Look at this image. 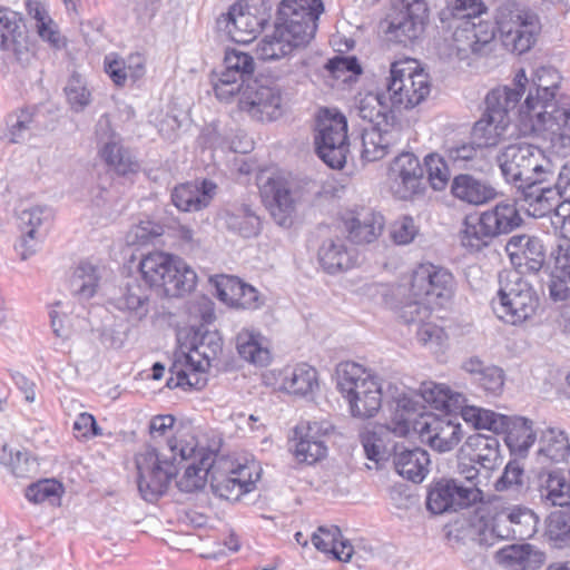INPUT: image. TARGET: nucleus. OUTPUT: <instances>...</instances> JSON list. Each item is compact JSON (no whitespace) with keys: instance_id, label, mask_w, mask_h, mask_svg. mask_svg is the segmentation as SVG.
I'll list each match as a JSON object with an SVG mask.
<instances>
[{"instance_id":"f257e3e1","label":"nucleus","mask_w":570,"mask_h":570,"mask_svg":"<svg viewBox=\"0 0 570 570\" xmlns=\"http://www.w3.org/2000/svg\"><path fill=\"white\" fill-rule=\"evenodd\" d=\"M168 448L173 454V461L163 459L151 446L136 454L137 488L141 498L148 502H154L161 497L177 475L178 468L174 463L177 456L180 458L178 464L191 461L184 468L185 471L177 481V487L183 492L189 493L203 489L208 478L210 480L215 472L217 453L200 448L193 433H177L168 441Z\"/></svg>"},{"instance_id":"f03ea898","label":"nucleus","mask_w":570,"mask_h":570,"mask_svg":"<svg viewBox=\"0 0 570 570\" xmlns=\"http://www.w3.org/2000/svg\"><path fill=\"white\" fill-rule=\"evenodd\" d=\"M497 163L504 179L518 188H532L554 175V166L543 150L525 142L504 147Z\"/></svg>"},{"instance_id":"7ed1b4c3","label":"nucleus","mask_w":570,"mask_h":570,"mask_svg":"<svg viewBox=\"0 0 570 570\" xmlns=\"http://www.w3.org/2000/svg\"><path fill=\"white\" fill-rule=\"evenodd\" d=\"M337 389L347 401L353 416L373 417L382 405L379 379L355 362H342L336 367Z\"/></svg>"},{"instance_id":"20e7f679","label":"nucleus","mask_w":570,"mask_h":570,"mask_svg":"<svg viewBox=\"0 0 570 570\" xmlns=\"http://www.w3.org/2000/svg\"><path fill=\"white\" fill-rule=\"evenodd\" d=\"M495 23L503 46L522 55L531 50L542 30L540 16L515 1H503L497 9Z\"/></svg>"},{"instance_id":"39448f33","label":"nucleus","mask_w":570,"mask_h":570,"mask_svg":"<svg viewBox=\"0 0 570 570\" xmlns=\"http://www.w3.org/2000/svg\"><path fill=\"white\" fill-rule=\"evenodd\" d=\"M139 269L148 287H161L168 296L191 292L197 283L196 272L180 257L154 252L139 263Z\"/></svg>"},{"instance_id":"423d86ee","label":"nucleus","mask_w":570,"mask_h":570,"mask_svg":"<svg viewBox=\"0 0 570 570\" xmlns=\"http://www.w3.org/2000/svg\"><path fill=\"white\" fill-rule=\"evenodd\" d=\"M430 78L414 60L391 63L384 94L394 110L412 109L430 94Z\"/></svg>"},{"instance_id":"0eeeda50","label":"nucleus","mask_w":570,"mask_h":570,"mask_svg":"<svg viewBox=\"0 0 570 570\" xmlns=\"http://www.w3.org/2000/svg\"><path fill=\"white\" fill-rule=\"evenodd\" d=\"M494 314L504 323L519 325L531 318L539 305V298L518 273H510L500 279L497 297L491 302Z\"/></svg>"},{"instance_id":"6e6552de","label":"nucleus","mask_w":570,"mask_h":570,"mask_svg":"<svg viewBox=\"0 0 570 570\" xmlns=\"http://www.w3.org/2000/svg\"><path fill=\"white\" fill-rule=\"evenodd\" d=\"M316 30V22L276 19L273 32L257 43L256 53L262 60L281 59L295 49L306 47L315 37Z\"/></svg>"},{"instance_id":"1a4fd4ad","label":"nucleus","mask_w":570,"mask_h":570,"mask_svg":"<svg viewBox=\"0 0 570 570\" xmlns=\"http://www.w3.org/2000/svg\"><path fill=\"white\" fill-rule=\"evenodd\" d=\"M452 28L453 32L449 41L450 55L464 60L472 55L483 57L493 51L495 32L491 22L455 19Z\"/></svg>"},{"instance_id":"9d476101","label":"nucleus","mask_w":570,"mask_h":570,"mask_svg":"<svg viewBox=\"0 0 570 570\" xmlns=\"http://www.w3.org/2000/svg\"><path fill=\"white\" fill-rule=\"evenodd\" d=\"M315 146L320 158L331 168L340 169L348 153L347 122L342 114L321 116L316 125Z\"/></svg>"},{"instance_id":"9b49d317","label":"nucleus","mask_w":570,"mask_h":570,"mask_svg":"<svg viewBox=\"0 0 570 570\" xmlns=\"http://www.w3.org/2000/svg\"><path fill=\"white\" fill-rule=\"evenodd\" d=\"M238 104L253 119L272 121L283 114V92L275 81L257 78L245 86Z\"/></svg>"},{"instance_id":"f8f14e48","label":"nucleus","mask_w":570,"mask_h":570,"mask_svg":"<svg viewBox=\"0 0 570 570\" xmlns=\"http://www.w3.org/2000/svg\"><path fill=\"white\" fill-rule=\"evenodd\" d=\"M409 292L433 307H443L453 297L454 277L443 267L421 264L412 274Z\"/></svg>"},{"instance_id":"ddd939ff","label":"nucleus","mask_w":570,"mask_h":570,"mask_svg":"<svg viewBox=\"0 0 570 570\" xmlns=\"http://www.w3.org/2000/svg\"><path fill=\"white\" fill-rule=\"evenodd\" d=\"M549 108L539 110L530 117L525 110L523 125L520 130L524 135L535 134L549 139L553 147L570 148V105L560 106L559 102Z\"/></svg>"},{"instance_id":"4468645a","label":"nucleus","mask_w":570,"mask_h":570,"mask_svg":"<svg viewBox=\"0 0 570 570\" xmlns=\"http://www.w3.org/2000/svg\"><path fill=\"white\" fill-rule=\"evenodd\" d=\"M483 492L478 484H464L456 479H441L428 494L426 507L434 514L458 511L482 502Z\"/></svg>"},{"instance_id":"2eb2a0df","label":"nucleus","mask_w":570,"mask_h":570,"mask_svg":"<svg viewBox=\"0 0 570 570\" xmlns=\"http://www.w3.org/2000/svg\"><path fill=\"white\" fill-rule=\"evenodd\" d=\"M259 191L273 219L279 226H289L298 199L297 190L285 177L273 175L261 176Z\"/></svg>"},{"instance_id":"dca6fc26","label":"nucleus","mask_w":570,"mask_h":570,"mask_svg":"<svg viewBox=\"0 0 570 570\" xmlns=\"http://www.w3.org/2000/svg\"><path fill=\"white\" fill-rule=\"evenodd\" d=\"M415 432L423 443L441 453L453 450L463 436L460 423L433 414L421 415Z\"/></svg>"},{"instance_id":"f3484780","label":"nucleus","mask_w":570,"mask_h":570,"mask_svg":"<svg viewBox=\"0 0 570 570\" xmlns=\"http://www.w3.org/2000/svg\"><path fill=\"white\" fill-rule=\"evenodd\" d=\"M532 82L535 87V94L530 90L524 104L520 107L518 111L519 126L523 125L525 110L529 111L528 116L534 117L539 110L553 109V105L558 102L556 97L561 82V76L556 68L551 66L537 68L533 73Z\"/></svg>"},{"instance_id":"a211bd4d","label":"nucleus","mask_w":570,"mask_h":570,"mask_svg":"<svg viewBox=\"0 0 570 570\" xmlns=\"http://www.w3.org/2000/svg\"><path fill=\"white\" fill-rule=\"evenodd\" d=\"M530 189L524 193L522 209L534 218L551 215L561 198L570 203V160L559 171L554 187Z\"/></svg>"},{"instance_id":"6ab92c4d","label":"nucleus","mask_w":570,"mask_h":570,"mask_svg":"<svg viewBox=\"0 0 570 570\" xmlns=\"http://www.w3.org/2000/svg\"><path fill=\"white\" fill-rule=\"evenodd\" d=\"M424 170L411 153L399 155L390 167V188L399 199H410L422 190Z\"/></svg>"},{"instance_id":"aec40b11","label":"nucleus","mask_w":570,"mask_h":570,"mask_svg":"<svg viewBox=\"0 0 570 570\" xmlns=\"http://www.w3.org/2000/svg\"><path fill=\"white\" fill-rule=\"evenodd\" d=\"M96 135L100 145L99 155L104 161L119 175L137 170L138 165L130 153L121 146V138L111 129L107 116H101L96 125Z\"/></svg>"},{"instance_id":"412c9836","label":"nucleus","mask_w":570,"mask_h":570,"mask_svg":"<svg viewBox=\"0 0 570 570\" xmlns=\"http://www.w3.org/2000/svg\"><path fill=\"white\" fill-rule=\"evenodd\" d=\"M333 431L328 422L301 423L294 430V455L299 462L313 464L326 455L324 436Z\"/></svg>"},{"instance_id":"4be33fe9","label":"nucleus","mask_w":570,"mask_h":570,"mask_svg":"<svg viewBox=\"0 0 570 570\" xmlns=\"http://www.w3.org/2000/svg\"><path fill=\"white\" fill-rule=\"evenodd\" d=\"M505 252L515 272L520 276L523 273L539 272L546 261V249L542 240L530 235H514L507 245Z\"/></svg>"},{"instance_id":"5701e85b","label":"nucleus","mask_w":570,"mask_h":570,"mask_svg":"<svg viewBox=\"0 0 570 570\" xmlns=\"http://www.w3.org/2000/svg\"><path fill=\"white\" fill-rule=\"evenodd\" d=\"M401 141L402 130L396 122L382 126L370 125L362 132V158L366 161L381 160Z\"/></svg>"},{"instance_id":"b1692460","label":"nucleus","mask_w":570,"mask_h":570,"mask_svg":"<svg viewBox=\"0 0 570 570\" xmlns=\"http://www.w3.org/2000/svg\"><path fill=\"white\" fill-rule=\"evenodd\" d=\"M217 26L237 43L252 42L262 27V20L248 11L242 3H234L217 19Z\"/></svg>"},{"instance_id":"393cba45","label":"nucleus","mask_w":570,"mask_h":570,"mask_svg":"<svg viewBox=\"0 0 570 570\" xmlns=\"http://www.w3.org/2000/svg\"><path fill=\"white\" fill-rule=\"evenodd\" d=\"M217 294L224 303L243 309H258L264 305L259 292L235 276L222 275L215 281Z\"/></svg>"},{"instance_id":"a878e982","label":"nucleus","mask_w":570,"mask_h":570,"mask_svg":"<svg viewBox=\"0 0 570 570\" xmlns=\"http://www.w3.org/2000/svg\"><path fill=\"white\" fill-rule=\"evenodd\" d=\"M207 367L206 362L194 361L193 356H186L185 351H177L169 367L170 376L166 385L169 389H202L206 383L204 373Z\"/></svg>"},{"instance_id":"bb28decb","label":"nucleus","mask_w":570,"mask_h":570,"mask_svg":"<svg viewBox=\"0 0 570 570\" xmlns=\"http://www.w3.org/2000/svg\"><path fill=\"white\" fill-rule=\"evenodd\" d=\"M344 225L351 242L355 244H370L381 236L385 226V219L379 212L371 208H362L346 217Z\"/></svg>"},{"instance_id":"cd10ccee","label":"nucleus","mask_w":570,"mask_h":570,"mask_svg":"<svg viewBox=\"0 0 570 570\" xmlns=\"http://www.w3.org/2000/svg\"><path fill=\"white\" fill-rule=\"evenodd\" d=\"M149 298L150 288L138 279H131L110 303L115 308L126 313L129 318L141 321L149 313Z\"/></svg>"},{"instance_id":"c85d7f7f","label":"nucleus","mask_w":570,"mask_h":570,"mask_svg":"<svg viewBox=\"0 0 570 570\" xmlns=\"http://www.w3.org/2000/svg\"><path fill=\"white\" fill-rule=\"evenodd\" d=\"M452 195L469 205H483L498 197L497 189L488 181L470 174L455 176L451 184Z\"/></svg>"},{"instance_id":"c756f323","label":"nucleus","mask_w":570,"mask_h":570,"mask_svg":"<svg viewBox=\"0 0 570 570\" xmlns=\"http://www.w3.org/2000/svg\"><path fill=\"white\" fill-rule=\"evenodd\" d=\"M222 227L244 238L257 236L261 232V219L247 205H230L218 214Z\"/></svg>"},{"instance_id":"7c9ffc66","label":"nucleus","mask_w":570,"mask_h":570,"mask_svg":"<svg viewBox=\"0 0 570 570\" xmlns=\"http://www.w3.org/2000/svg\"><path fill=\"white\" fill-rule=\"evenodd\" d=\"M393 464L397 474L414 483H421L429 473L430 455L420 448L406 449L396 445Z\"/></svg>"},{"instance_id":"2f4dec72","label":"nucleus","mask_w":570,"mask_h":570,"mask_svg":"<svg viewBox=\"0 0 570 570\" xmlns=\"http://www.w3.org/2000/svg\"><path fill=\"white\" fill-rule=\"evenodd\" d=\"M274 375L277 387L294 395H306L317 385V372L306 363L286 366Z\"/></svg>"},{"instance_id":"473e14b6","label":"nucleus","mask_w":570,"mask_h":570,"mask_svg":"<svg viewBox=\"0 0 570 570\" xmlns=\"http://www.w3.org/2000/svg\"><path fill=\"white\" fill-rule=\"evenodd\" d=\"M461 454L468 455L471 462L492 470L500 463V442L494 435L476 433L466 439L461 448Z\"/></svg>"},{"instance_id":"72a5a7b5","label":"nucleus","mask_w":570,"mask_h":570,"mask_svg":"<svg viewBox=\"0 0 570 570\" xmlns=\"http://www.w3.org/2000/svg\"><path fill=\"white\" fill-rule=\"evenodd\" d=\"M495 560L512 570H534L544 562V553L529 543L510 544L495 552Z\"/></svg>"},{"instance_id":"f704fd0d","label":"nucleus","mask_w":570,"mask_h":570,"mask_svg":"<svg viewBox=\"0 0 570 570\" xmlns=\"http://www.w3.org/2000/svg\"><path fill=\"white\" fill-rule=\"evenodd\" d=\"M215 189L216 185L208 180H204L200 186L183 184L174 189L171 200L179 210L197 212L209 205Z\"/></svg>"},{"instance_id":"c9c22d12","label":"nucleus","mask_w":570,"mask_h":570,"mask_svg":"<svg viewBox=\"0 0 570 570\" xmlns=\"http://www.w3.org/2000/svg\"><path fill=\"white\" fill-rule=\"evenodd\" d=\"M236 348L243 360L254 365L265 366L271 361L268 340L254 328L240 330L236 336Z\"/></svg>"},{"instance_id":"e433bc0d","label":"nucleus","mask_w":570,"mask_h":570,"mask_svg":"<svg viewBox=\"0 0 570 570\" xmlns=\"http://www.w3.org/2000/svg\"><path fill=\"white\" fill-rule=\"evenodd\" d=\"M341 539L342 533L338 527L322 525L312 534L311 541L318 551L331 553L335 559L348 562L354 554V549L348 541Z\"/></svg>"},{"instance_id":"4c0bfd02","label":"nucleus","mask_w":570,"mask_h":570,"mask_svg":"<svg viewBox=\"0 0 570 570\" xmlns=\"http://www.w3.org/2000/svg\"><path fill=\"white\" fill-rule=\"evenodd\" d=\"M106 273V268L90 262H80L73 269L69 287L72 295L80 299L91 298L98 289L99 283Z\"/></svg>"},{"instance_id":"58836bf2","label":"nucleus","mask_w":570,"mask_h":570,"mask_svg":"<svg viewBox=\"0 0 570 570\" xmlns=\"http://www.w3.org/2000/svg\"><path fill=\"white\" fill-rule=\"evenodd\" d=\"M393 107L389 102L384 91L368 92L362 97L356 106V115L370 122V125H389L395 122Z\"/></svg>"},{"instance_id":"ea45409f","label":"nucleus","mask_w":570,"mask_h":570,"mask_svg":"<svg viewBox=\"0 0 570 570\" xmlns=\"http://www.w3.org/2000/svg\"><path fill=\"white\" fill-rule=\"evenodd\" d=\"M484 214L469 215L463 220V227L460 232V239L463 247L470 250H481L495 238Z\"/></svg>"},{"instance_id":"a19ab883","label":"nucleus","mask_w":570,"mask_h":570,"mask_svg":"<svg viewBox=\"0 0 570 570\" xmlns=\"http://www.w3.org/2000/svg\"><path fill=\"white\" fill-rule=\"evenodd\" d=\"M105 70L115 85L124 86L127 79L136 81L145 75L146 60L140 53H131L126 60L107 56Z\"/></svg>"},{"instance_id":"79ce46f5","label":"nucleus","mask_w":570,"mask_h":570,"mask_svg":"<svg viewBox=\"0 0 570 570\" xmlns=\"http://www.w3.org/2000/svg\"><path fill=\"white\" fill-rule=\"evenodd\" d=\"M501 433H505V443L511 453L519 456L527 455L537 438L532 421L521 416H509L508 426Z\"/></svg>"},{"instance_id":"37998d69","label":"nucleus","mask_w":570,"mask_h":570,"mask_svg":"<svg viewBox=\"0 0 570 570\" xmlns=\"http://www.w3.org/2000/svg\"><path fill=\"white\" fill-rule=\"evenodd\" d=\"M539 492L541 499L547 503L570 508V472L569 478L559 471L541 474Z\"/></svg>"},{"instance_id":"c03bdc74","label":"nucleus","mask_w":570,"mask_h":570,"mask_svg":"<svg viewBox=\"0 0 570 570\" xmlns=\"http://www.w3.org/2000/svg\"><path fill=\"white\" fill-rule=\"evenodd\" d=\"M0 464L17 478H29L38 471V463L31 454L0 440Z\"/></svg>"},{"instance_id":"a18cd8bd","label":"nucleus","mask_w":570,"mask_h":570,"mask_svg":"<svg viewBox=\"0 0 570 570\" xmlns=\"http://www.w3.org/2000/svg\"><path fill=\"white\" fill-rule=\"evenodd\" d=\"M318 259L322 267L330 274H334L353 266L352 252L341 238L326 239L318 249Z\"/></svg>"},{"instance_id":"49530a36","label":"nucleus","mask_w":570,"mask_h":570,"mask_svg":"<svg viewBox=\"0 0 570 570\" xmlns=\"http://www.w3.org/2000/svg\"><path fill=\"white\" fill-rule=\"evenodd\" d=\"M521 99L520 90H511L510 87H499L492 89L485 97V111L490 118L508 120L510 124V112L514 110Z\"/></svg>"},{"instance_id":"de8ad7c7","label":"nucleus","mask_w":570,"mask_h":570,"mask_svg":"<svg viewBox=\"0 0 570 570\" xmlns=\"http://www.w3.org/2000/svg\"><path fill=\"white\" fill-rule=\"evenodd\" d=\"M509 127L508 120L500 122L499 119H492L484 114L474 124L471 137L479 148L495 147L508 137Z\"/></svg>"},{"instance_id":"09e8293b","label":"nucleus","mask_w":570,"mask_h":570,"mask_svg":"<svg viewBox=\"0 0 570 570\" xmlns=\"http://www.w3.org/2000/svg\"><path fill=\"white\" fill-rule=\"evenodd\" d=\"M423 414L419 412L415 401L406 395L400 396L387 429L396 436H406L411 430L415 432V425Z\"/></svg>"},{"instance_id":"8fccbe9b","label":"nucleus","mask_w":570,"mask_h":570,"mask_svg":"<svg viewBox=\"0 0 570 570\" xmlns=\"http://www.w3.org/2000/svg\"><path fill=\"white\" fill-rule=\"evenodd\" d=\"M482 213L497 237L512 232L522 223L519 209L513 200L500 202L493 208Z\"/></svg>"},{"instance_id":"3c124183","label":"nucleus","mask_w":570,"mask_h":570,"mask_svg":"<svg viewBox=\"0 0 570 570\" xmlns=\"http://www.w3.org/2000/svg\"><path fill=\"white\" fill-rule=\"evenodd\" d=\"M323 11L322 0H283L278 8L277 19L317 23Z\"/></svg>"},{"instance_id":"603ef678","label":"nucleus","mask_w":570,"mask_h":570,"mask_svg":"<svg viewBox=\"0 0 570 570\" xmlns=\"http://www.w3.org/2000/svg\"><path fill=\"white\" fill-rule=\"evenodd\" d=\"M539 445V456L550 462H566L570 456V442L561 430L548 428L542 432Z\"/></svg>"},{"instance_id":"864d4df0","label":"nucleus","mask_w":570,"mask_h":570,"mask_svg":"<svg viewBox=\"0 0 570 570\" xmlns=\"http://www.w3.org/2000/svg\"><path fill=\"white\" fill-rule=\"evenodd\" d=\"M422 397L433 404L435 409L450 413L460 411L462 414L463 409L472 406L466 404V397L462 393L442 384H432V387L425 386Z\"/></svg>"},{"instance_id":"5fc2aeb1","label":"nucleus","mask_w":570,"mask_h":570,"mask_svg":"<svg viewBox=\"0 0 570 570\" xmlns=\"http://www.w3.org/2000/svg\"><path fill=\"white\" fill-rule=\"evenodd\" d=\"M254 70L255 61L250 55L237 49L226 50L222 75L246 86L254 80L252 79Z\"/></svg>"},{"instance_id":"6e6d98bb","label":"nucleus","mask_w":570,"mask_h":570,"mask_svg":"<svg viewBox=\"0 0 570 570\" xmlns=\"http://www.w3.org/2000/svg\"><path fill=\"white\" fill-rule=\"evenodd\" d=\"M20 17L17 12L7 8H0V50L12 51L18 59H21L22 50L19 37Z\"/></svg>"},{"instance_id":"4d7b16f0","label":"nucleus","mask_w":570,"mask_h":570,"mask_svg":"<svg viewBox=\"0 0 570 570\" xmlns=\"http://www.w3.org/2000/svg\"><path fill=\"white\" fill-rule=\"evenodd\" d=\"M462 417L475 429L489 430L495 434L501 433L508 426L509 416L495 413L491 410L472 405L462 410Z\"/></svg>"},{"instance_id":"13d9d810","label":"nucleus","mask_w":570,"mask_h":570,"mask_svg":"<svg viewBox=\"0 0 570 570\" xmlns=\"http://www.w3.org/2000/svg\"><path fill=\"white\" fill-rule=\"evenodd\" d=\"M510 517L512 532L515 539L525 540L534 535L539 519L535 513L525 507H513L507 509Z\"/></svg>"},{"instance_id":"bf43d9fd","label":"nucleus","mask_w":570,"mask_h":570,"mask_svg":"<svg viewBox=\"0 0 570 570\" xmlns=\"http://www.w3.org/2000/svg\"><path fill=\"white\" fill-rule=\"evenodd\" d=\"M223 351V341L216 332H206L199 341L193 345L186 356H193L194 361L200 360L209 366L212 362L218 360Z\"/></svg>"},{"instance_id":"052dcab7","label":"nucleus","mask_w":570,"mask_h":570,"mask_svg":"<svg viewBox=\"0 0 570 570\" xmlns=\"http://www.w3.org/2000/svg\"><path fill=\"white\" fill-rule=\"evenodd\" d=\"M546 535L556 548L570 544V512H552L547 521Z\"/></svg>"},{"instance_id":"680f3d73","label":"nucleus","mask_w":570,"mask_h":570,"mask_svg":"<svg viewBox=\"0 0 570 570\" xmlns=\"http://www.w3.org/2000/svg\"><path fill=\"white\" fill-rule=\"evenodd\" d=\"M11 142H22L28 139L35 128L33 115L28 110L10 115L7 120Z\"/></svg>"},{"instance_id":"e2e57ef3","label":"nucleus","mask_w":570,"mask_h":570,"mask_svg":"<svg viewBox=\"0 0 570 570\" xmlns=\"http://www.w3.org/2000/svg\"><path fill=\"white\" fill-rule=\"evenodd\" d=\"M416 338L421 345L433 352L441 351L448 342V335L441 326L425 321L419 325Z\"/></svg>"},{"instance_id":"0e129e2a","label":"nucleus","mask_w":570,"mask_h":570,"mask_svg":"<svg viewBox=\"0 0 570 570\" xmlns=\"http://www.w3.org/2000/svg\"><path fill=\"white\" fill-rule=\"evenodd\" d=\"M482 154V148H479L474 140L471 142H458L450 145L446 148L448 158L460 167H466L474 169L475 166L472 164L479 155Z\"/></svg>"},{"instance_id":"69168bd1","label":"nucleus","mask_w":570,"mask_h":570,"mask_svg":"<svg viewBox=\"0 0 570 570\" xmlns=\"http://www.w3.org/2000/svg\"><path fill=\"white\" fill-rule=\"evenodd\" d=\"M410 297L411 299L401 306L399 315L404 323L419 326L430 317L434 307L423 298L414 297L411 294Z\"/></svg>"},{"instance_id":"338daca9","label":"nucleus","mask_w":570,"mask_h":570,"mask_svg":"<svg viewBox=\"0 0 570 570\" xmlns=\"http://www.w3.org/2000/svg\"><path fill=\"white\" fill-rule=\"evenodd\" d=\"M210 487L216 495L227 501H238L246 493L232 475L218 473L216 469L210 479Z\"/></svg>"},{"instance_id":"774afa93","label":"nucleus","mask_w":570,"mask_h":570,"mask_svg":"<svg viewBox=\"0 0 570 570\" xmlns=\"http://www.w3.org/2000/svg\"><path fill=\"white\" fill-rule=\"evenodd\" d=\"M419 226L410 216L396 219L390 226V237L396 245H407L419 235Z\"/></svg>"}]
</instances>
